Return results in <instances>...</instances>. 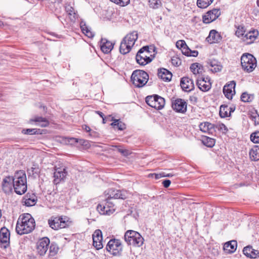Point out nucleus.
Returning <instances> with one entry per match:
<instances>
[{"label": "nucleus", "mask_w": 259, "mask_h": 259, "mask_svg": "<svg viewBox=\"0 0 259 259\" xmlns=\"http://www.w3.org/2000/svg\"><path fill=\"white\" fill-rule=\"evenodd\" d=\"M16 231L22 235L32 231V216L28 213L21 214L17 222Z\"/></svg>", "instance_id": "obj_1"}, {"label": "nucleus", "mask_w": 259, "mask_h": 259, "mask_svg": "<svg viewBox=\"0 0 259 259\" xmlns=\"http://www.w3.org/2000/svg\"><path fill=\"white\" fill-rule=\"evenodd\" d=\"M13 179V189L16 193L22 195L27 190V180L25 173L23 170L16 172Z\"/></svg>", "instance_id": "obj_2"}, {"label": "nucleus", "mask_w": 259, "mask_h": 259, "mask_svg": "<svg viewBox=\"0 0 259 259\" xmlns=\"http://www.w3.org/2000/svg\"><path fill=\"white\" fill-rule=\"evenodd\" d=\"M151 50L154 51L155 47L153 46L149 47L146 46L140 49L138 52L136 57L137 62L139 64L143 66L150 63L154 58V56L152 58L149 56L150 53L151 52Z\"/></svg>", "instance_id": "obj_3"}, {"label": "nucleus", "mask_w": 259, "mask_h": 259, "mask_svg": "<svg viewBox=\"0 0 259 259\" xmlns=\"http://www.w3.org/2000/svg\"><path fill=\"white\" fill-rule=\"evenodd\" d=\"M124 240L128 245L140 247L144 243V238L141 234L133 230L127 231L124 236Z\"/></svg>", "instance_id": "obj_4"}, {"label": "nucleus", "mask_w": 259, "mask_h": 259, "mask_svg": "<svg viewBox=\"0 0 259 259\" xmlns=\"http://www.w3.org/2000/svg\"><path fill=\"white\" fill-rule=\"evenodd\" d=\"M148 79V74L145 71L141 70H135L131 75L133 83L138 88H141L145 85Z\"/></svg>", "instance_id": "obj_5"}, {"label": "nucleus", "mask_w": 259, "mask_h": 259, "mask_svg": "<svg viewBox=\"0 0 259 259\" xmlns=\"http://www.w3.org/2000/svg\"><path fill=\"white\" fill-rule=\"evenodd\" d=\"M242 68L247 72H252L256 66V60L250 54H244L241 58Z\"/></svg>", "instance_id": "obj_6"}, {"label": "nucleus", "mask_w": 259, "mask_h": 259, "mask_svg": "<svg viewBox=\"0 0 259 259\" xmlns=\"http://www.w3.org/2000/svg\"><path fill=\"white\" fill-rule=\"evenodd\" d=\"M50 227L54 230H59L65 228L68 226V221L67 217H52L48 221Z\"/></svg>", "instance_id": "obj_7"}, {"label": "nucleus", "mask_w": 259, "mask_h": 259, "mask_svg": "<svg viewBox=\"0 0 259 259\" xmlns=\"http://www.w3.org/2000/svg\"><path fill=\"white\" fill-rule=\"evenodd\" d=\"M146 103L150 107L156 109H162L165 104L163 98L157 95L149 96L146 98Z\"/></svg>", "instance_id": "obj_8"}, {"label": "nucleus", "mask_w": 259, "mask_h": 259, "mask_svg": "<svg viewBox=\"0 0 259 259\" xmlns=\"http://www.w3.org/2000/svg\"><path fill=\"white\" fill-rule=\"evenodd\" d=\"M106 250L113 255H119L122 250L120 240L113 239L109 240L106 245Z\"/></svg>", "instance_id": "obj_9"}, {"label": "nucleus", "mask_w": 259, "mask_h": 259, "mask_svg": "<svg viewBox=\"0 0 259 259\" xmlns=\"http://www.w3.org/2000/svg\"><path fill=\"white\" fill-rule=\"evenodd\" d=\"M171 107L177 112L185 113L187 111V103L185 100L177 98L171 100Z\"/></svg>", "instance_id": "obj_10"}, {"label": "nucleus", "mask_w": 259, "mask_h": 259, "mask_svg": "<svg viewBox=\"0 0 259 259\" xmlns=\"http://www.w3.org/2000/svg\"><path fill=\"white\" fill-rule=\"evenodd\" d=\"M67 175L65 166L62 165L59 166H56L54 168V182L55 184H58L62 181H63Z\"/></svg>", "instance_id": "obj_11"}, {"label": "nucleus", "mask_w": 259, "mask_h": 259, "mask_svg": "<svg viewBox=\"0 0 259 259\" xmlns=\"http://www.w3.org/2000/svg\"><path fill=\"white\" fill-rule=\"evenodd\" d=\"M50 239L48 237H44L39 239L36 243V252L42 256L46 254L48 249Z\"/></svg>", "instance_id": "obj_12"}, {"label": "nucleus", "mask_w": 259, "mask_h": 259, "mask_svg": "<svg viewBox=\"0 0 259 259\" xmlns=\"http://www.w3.org/2000/svg\"><path fill=\"white\" fill-rule=\"evenodd\" d=\"M221 15L220 9H213L208 11L203 16V22L205 23H209L216 20Z\"/></svg>", "instance_id": "obj_13"}, {"label": "nucleus", "mask_w": 259, "mask_h": 259, "mask_svg": "<svg viewBox=\"0 0 259 259\" xmlns=\"http://www.w3.org/2000/svg\"><path fill=\"white\" fill-rule=\"evenodd\" d=\"M197 84L199 89L203 91H208L211 86L210 82V78L208 77H198L197 79Z\"/></svg>", "instance_id": "obj_14"}, {"label": "nucleus", "mask_w": 259, "mask_h": 259, "mask_svg": "<svg viewBox=\"0 0 259 259\" xmlns=\"http://www.w3.org/2000/svg\"><path fill=\"white\" fill-rule=\"evenodd\" d=\"M10 233L5 227L0 230V242L4 248H6L10 244Z\"/></svg>", "instance_id": "obj_15"}, {"label": "nucleus", "mask_w": 259, "mask_h": 259, "mask_svg": "<svg viewBox=\"0 0 259 259\" xmlns=\"http://www.w3.org/2000/svg\"><path fill=\"white\" fill-rule=\"evenodd\" d=\"M94 246L98 250L103 248L102 234L100 230H96L92 236Z\"/></svg>", "instance_id": "obj_16"}, {"label": "nucleus", "mask_w": 259, "mask_h": 259, "mask_svg": "<svg viewBox=\"0 0 259 259\" xmlns=\"http://www.w3.org/2000/svg\"><path fill=\"white\" fill-rule=\"evenodd\" d=\"M236 83L234 81H231L229 83L226 84L223 88V93L226 98L231 99L235 94V87Z\"/></svg>", "instance_id": "obj_17"}, {"label": "nucleus", "mask_w": 259, "mask_h": 259, "mask_svg": "<svg viewBox=\"0 0 259 259\" xmlns=\"http://www.w3.org/2000/svg\"><path fill=\"white\" fill-rule=\"evenodd\" d=\"M113 206L112 203H108L107 201L105 205L98 204L97 209L101 214L110 215L114 211Z\"/></svg>", "instance_id": "obj_18"}, {"label": "nucleus", "mask_w": 259, "mask_h": 259, "mask_svg": "<svg viewBox=\"0 0 259 259\" xmlns=\"http://www.w3.org/2000/svg\"><path fill=\"white\" fill-rule=\"evenodd\" d=\"M13 177H6L2 182L3 190L5 193H9L12 191L13 188Z\"/></svg>", "instance_id": "obj_19"}, {"label": "nucleus", "mask_w": 259, "mask_h": 259, "mask_svg": "<svg viewBox=\"0 0 259 259\" xmlns=\"http://www.w3.org/2000/svg\"><path fill=\"white\" fill-rule=\"evenodd\" d=\"M207 67L209 70L213 72H220L222 70L223 66L219 61L215 59H209L206 62Z\"/></svg>", "instance_id": "obj_20"}, {"label": "nucleus", "mask_w": 259, "mask_h": 259, "mask_svg": "<svg viewBox=\"0 0 259 259\" xmlns=\"http://www.w3.org/2000/svg\"><path fill=\"white\" fill-rule=\"evenodd\" d=\"M181 86L183 90L190 92L194 88L193 81L188 77H183L181 80Z\"/></svg>", "instance_id": "obj_21"}, {"label": "nucleus", "mask_w": 259, "mask_h": 259, "mask_svg": "<svg viewBox=\"0 0 259 259\" xmlns=\"http://www.w3.org/2000/svg\"><path fill=\"white\" fill-rule=\"evenodd\" d=\"M199 128L202 132L208 134H212L215 132L214 125L208 122L201 123Z\"/></svg>", "instance_id": "obj_22"}, {"label": "nucleus", "mask_w": 259, "mask_h": 259, "mask_svg": "<svg viewBox=\"0 0 259 259\" xmlns=\"http://www.w3.org/2000/svg\"><path fill=\"white\" fill-rule=\"evenodd\" d=\"M243 253L247 257L255 258L259 256V251L252 248L251 246L245 247L243 250Z\"/></svg>", "instance_id": "obj_23"}, {"label": "nucleus", "mask_w": 259, "mask_h": 259, "mask_svg": "<svg viewBox=\"0 0 259 259\" xmlns=\"http://www.w3.org/2000/svg\"><path fill=\"white\" fill-rule=\"evenodd\" d=\"M206 39L210 44L215 43L221 40V36L218 31L211 30Z\"/></svg>", "instance_id": "obj_24"}, {"label": "nucleus", "mask_w": 259, "mask_h": 259, "mask_svg": "<svg viewBox=\"0 0 259 259\" xmlns=\"http://www.w3.org/2000/svg\"><path fill=\"white\" fill-rule=\"evenodd\" d=\"M138 36V32L137 31H133L127 34L122 40L132 47L137 40Z\"/></svg>", "instance_id": "obj_25"}, {"label": "nucleus", "mask_w": 259, "mask_h": 259, "mask_svg": "<svg viewBox=\"0 0 259 259\" xmlns=\"http://www.w3.org/2000/svg\"><path fill=\"white\" fill-rule=\"evenodd\" d=\"M113 48V44L105 38H102L101 40V49L104 53H108L111 52Z\"/></svg>", "instance_id": "obj_26"}, {"label": "nucleus", "mask_w": 259, "mask_h": 259, "mask_svg": "<svg viewBox=\"0 0 259 259\" xmlns=\"http://www.w3.org/2000/svg\"><path fill=\"white\" fill-rule=\"evenodd\" d=\"M158 76L164 81H170L172 77V74L168 70L161 68L158 70Z\"/></svg>", "instance_id": "obj_27"}, {"label": "nucleus", "mask_w": 259, "mask_h": 259, "mask_svg": "<svg viewBox=\"0 0 259 259\" xmlns=\"http://www.w3.org/2000/svg\"><path fill=\"white\" fill-rule=\"evenodd\" d=\"M33 122L35 123V125L42 127H47L49 125V120L46 118L40 116H35L33 118Z\"/></svg>", "instance_id": "obj_28"}, {"label": "nucleus", "mask_w": 259, "mask_h": 259, "mask_svg": "<svg viewBox=\"0 0 259 259\" xmlns=\"http://www.w3.org/2000/svg\"><path fill=\"white\" fill-rule=\"evenodd\" d=\"M237 246V243L236 240H232L225 243L224 249L228 253L234 252Z\"/></svg>", "instance_id": "obj_29"}, {"label": "nucleus", "mask_w": 259, "mask_h": 259, "mask_svg": "<svg viewBox=\"0 0 259 259\" xmlns=\"http://www.w3.org/2000/svg\"><path fill=\"white\" fill-rule=\"evenodd\" d=\"M80 26L82 32L88 37L92 38L94 34L90 30V28L87 26L85 22L81 21L80 23Z\"/></svg>", "instance_id": "obj_30"}, {"label": "nucleus", "mask_w": 259, "mask_h": 259, "mask_svg": "<svg viewBox=\"0 0 259 259\" xmlns=\"http://www.w3.org/2000/svg\"><path fill=\"white\" fill-rule=\"evenodd\" d=\"M250 158L252 161L259 160V146H255L249 151Z\"/></svg>", "instance_id": "obj_31"}, {"label": "nucleus", "mask_w": 259, "mask_h": 259, "mask_svg": "<svg viewBox=\"0 0 259 259\" xmlns=\"http://www.w3.org/2000/svg\"><path fill=\"white\" fill-rule=\"evenodd\" d=\"M190 69L194 74L199 75L202 72L203 67L201 64L198 63H195L191 64L190 66Z\"/></svg>", "instance_id": "obj_32"}, {"label": "nucleus", "mask_w": 259, "mask_h": 259, "mask_svg": "<svg viewBox=\"0 0 259 259\" xmlns=\"http://www.w3.org/2000/svg\"><path fill=\"white\" fill-rule=\"evenodd\" d=\"M182 53L187 56L196 57L198 54L197 51H192L186 45V47H184L181 50Z\"/></svg>", "instance_id": "obj_33"}, {"label": "nucleus", "mask_w": 259, "mask_h": 259, "mask_svg": "<svg viewBox=\"0 0 259 259\" xmlns=\"http://www.w3.org/2000/svg\"><path fill=\"white\" fill-rule=\"evenodd\" d=\"M132 47L122 40L120 43L119 51L122 54H126L130 52Z\"/></svg>", "instance_id": "obj_34"}, {"label": "nucleus", "mask_w": 259, "mask_h": 259, "mask_svg": "<svg viewBox=\"0 0 259 259\" xmlns=\"http://www.w3.org/2000/svg\"><path fill=\"white\" fill-rule=\"evenodd\" d=\"M111 120L114 121L111 124V125H112L114 128H116L118 129L119 130H123L125 128V124L122 122V121H119V120L117 119H113V118H112Z\"/></svg>", "instance_id": "obj_35"}, {"label": "nucleus", "mask_w": 259, "mask_h": 259, "mask_svg": "<svg viewBox=\"0 0 259 259\" xmlns=\"http://www.w3.org/2000/svg\"><path fill=\"white\" fill-rule=\"evenodd\" d=\"M117 191L115 193L114 199H125L128 196V193L126 190H116Z\"/></svg>", "instance_id": "obj_36"}, {"label": "nucleus", "mask_w": 259, "mask_h": 259, "mask_svg": "<svg viewBox=\"0 0 259 259\" xmlns=\"http://www.w3.org/2000/svg\"><path fill=\"white\" fill-rule=\"evenodd\" d=\"M117 191H116V190L113 189H109L107 191H106L105 192V195L106 197H107L106 198V200L107 201V203H111L109 201L111 199H112V198H114V199L115 193Z\"/></svg>", "instance_id": "obj_37"}, {"label": "nucleus", "mask_w": 259, "mask_h": 259, "mask_svg": "<svg viewBox=\"0 0 259 259\" xmlns=\"http://www.w3.org/2000/svg\"><path fill=\"white\" fill-rule=\"evenodd\" d=\"M214 0H197V5L200 8H206L209 6Z\"/></svg>", "instance_id": "obj_38"}, {"label": "nucleus", "mask_w": 259, "mask_h": 259, "mask_svg": "<svg viewBox=\"0 0 259 259\" xmlns=\"http://www.w3.org/2000/svg\"><path fill=\"white\" fill-rule=\"evenodd\" d=\"M229 110L228 107L226 105H221L220 109V115L221 117H228L230 115V112H228Z\"/></svg>", "instance_id": "obj_39"}, {"label": "nucleus", "mask_w": 259, "mask_h": 259, "mask_svg": "<svg viewBox=\"0 0 259 259\" xmlns=\"http://www.w3.org/2000/svg\"><path fill=\"white\" fill-rule=\"evenodd\" d=\"M149 5L153 9H158L161 5L160 0H148Z\"/></svg>", "instance_id": "obj_40"}, {"label": "nucleus", "mask_w": 259, "mask_h": 259, "mask_svg": "<svg viewBox=\"0 0 259 259\" xmlns=\"http://www.w3.org/2000/svg\"><path fill=\"white\" fill-rule=\"evenodd\" d=\"M205 145L208 147H212L215 144V140L213 139L206 137L203 141Z\"/></svg>", "instance_id": "obj_41"}, {"label": "nucleus", "mask_w": 259, "mask_h": 259, "mask_svg": "<svg viewBox=\"0 0 259 259\" xmlns=\"http://www.w3.org/2000/svg\"><path fill=\"white\" fill-rule=\"evenodd\" d=\"M253 98V96L249 95L247 93H243L241 96V100L244 102H251Z\"/></svg>", "instance_id": "obj_42"}, {"label": "nucleus", "mask_w": 259, "mask_h": 259, "mask_svg": "<svg viewBox=\"0 0 259 259\" xmlns=\"http://www.w3.org/2000/svg\"><path fill=\"white\" fill-rule=\"evenodd\" d=\"M59 250V247L56 243H52L50 247V252L54 255L57 253Z\"/></svg>", "instance_id": "obj_43"}, {"label": "nucleus", "mask_w": 259, "mask_h": 259, "mask_svg": "<svg viewBox=\"0 0 259 259\" xmlns=\"http://www.w3.org/2000/svg\"><path fill=\"white\" fill-rule=\"evenodd\" d=\"M250 140L254 143H259V131L252 133L250 135Z\"/></svg>", "instance_id": "obj_44"}, {"label": "nucleus", "mask_w": 259, "mask_h": 259, "mask_svg": "<svg viewBox=\"0 0 259 259\" xmlns=\"http://www.w3.org/2000/svg\"><path fill=\"white\" fill-rule=\"evenodd\" d=\"M257 32L255 31L253 32H249L245 34L244 37H246V39H249L251 41H253L256 37L255 34H257Z\"/></svg>", "instance_id": "obj_45"}, {"label": "nucleus", "mask_w": 259, "mask_h": 259, "mask_svg": "<svg viewBox=\"0 0 259 259\" xmlns=\"http://www.w3.org/2000/svg\"><path fill=\"white\" fill-rule=\"evenodd\" d=\"M172 64L175 66H179L181 64V60L177 57H172L171 59Z\"/></svg>", "instance_id": "obj_46"}, {"label": "nucleus", "mask_w": 259, "mask_h": 259, "mask_svg": "<svg viewBox=\"0 0 259 259\" xmlns=\"http://www.w3.org/2000/svg\"><path fill=\"white\" fill-rule=\"evenodd\" d=\"M245 31L244 28L242 26H240L237 28L235 34L238 37H241L243 36L244 35H245Z\"/></svg>", "instance_id": "obj_47"}, {"label": "nucleus", "mask_w": 259, "mask_h": 259, "mask_svg": "<svg viewBox=\"0 0 259 259\" xmlns=\"http://www.w3.org/2000/svg\"><path fill=\"white\" fill-rule=\"evenodd\" d=\"M250 118L254 122L255 125L259 124V115L257 113L251 114Z\"/></svg>", "instance_id": "obj_48"}, {"label": "nucleus", "mask_w": 259, "mask_h": 259, "mask_svg": "<svg viewBox=\"0 0 259 259\" xmlns=\"http://www.w3.org/2000/svg\"><path fill=\"white\" fill-rule=\"evenodd\" d=\"M176 46L178 48L182 50L184 47H186V42L183 40H179L176 43Z\"/></svg>", "instance_id": "obj_49"}, {"label": "nucleus", "mask_w": 259, "mask_h": 259, "mask_svg": "<svg viewBox=\"0 0 259 259\" xmlns=\"http://www.w3.org/2000/svg\"><path fill=\"white\" fill-rule=\"evenodd\" d=\"M130 3V0H117L115 4L119 5L121 6H125L128 5Z\"/></svg>", "instance_id": "obj_50"}, {"label": "nucleus", "mask_w": 259, "mask_h": 259, "mask_svg": "<svg viewBox=\"0 0 259 259\" xmlns=\"http://www.w3.org/2000/svg\"><path fill=\"white\" fill-rule=\"evenodd\" d=\"M189 101L191 104H195L198 101V98L196 95H193L189 97Z\"/></svg>", "instance_id": "obj_51"}, {"label": "nucleus", "mask_w": 259, "mask_h": 259, "mask_svg": "<svg viewBox=\"0 0 259 259\" xmlns=\"http://www.w3.org/2000/svg\"><path fill=\"white\" fill-rule=\"evenodd\" d=\"M47 133L46 130H40L33 128V135L35 134H45Z\"/></svg>", "instance_id": "obj_52"}, {"label": "nucleus", "mask_w": 259, "mask_h": 259, "mask_svg": "<svg viewBox=\"0 0 259 259\" xmlns=\"http://www.w3.org/2000/svg\"><path fill=\"white\" fill-rule=\"evenodd\" d=\"M154 176L155 179L157 180L162 177H165V173L162 172L159 174H150L149 176Z\"/></svg>", "instance_id": "obj_53"}, {"label": "nucleus", "mask_w": 259, "mask_h": 259, "mask_svg": "<svg viewBox=\"0 0 259 259\" xmlns=\"http://www.w3.org/2000/svg\"><path fill=\"white\" fill-rule=\"evenodd\" d=\"M118 151L119 152L121 153L123 156H127L130 154V152L128 150L122 149L121 148H118Z\"/></svg>", "instance_id": "obj_54"}, {"label": "nucleus", "mask_w": 259, "mask_h": 259, "mask_svg": "<svg viewBox=\"0 0 259 259\" xmlns=\"http://www.w3.org/2000/svg\"><path fill=\"white\" fill-rule=\"evenodd\" d=\"M66 11L68 13V14L71 15L73 13H74V9L70 5H67L65 7Z\"/></svg>", "instance_id": "obj_55"}, {"label": "nucleus", "mask_w": 259, "mask_h": 259, "mask_svg": "<svg viewBox=\"0 0 259 259\" xmlns=\"http://www.w3.org/2000/svg\"><path fill=\"white\" fill-rule=\"evenodd\" d=\"M39 108L42 115H44L47 113V108L45 106L41 105L39 106Z\"/></svg>", "instance_id": "obj_56"}, {"label": "nucleus", "mask_w": 259, "mask_h": 259, "mask_svg": "<svg viewBox=\"0 0 259 259\" xmlns=\"http://www.w3.org/2000/svg\"><path fill=\"white\" fill-rule=\"evenodd\" d=\"M171 183L169 180H165L163 181L162 184L165 188H168Z\"/></svg>", "instance_id": "obj_57"}, {"label": "nucleus", "mask_w": 259, "mask_h": 259, "mask_svg": "<svg viewBox=\"0 0 259 259\" xmlns=\"http://www.w3.org/2000/svg\"><path fill=\"white\" fill-rule=\"evenodd\" d=\"M32 199H31V198H29L28 199H26V200L25 201V204L27 206H32Z\"/></svg>", "instance_id": "obj_58"}, {"label": "nucleus", "mask_w": 259, "mask_h": 259, "mask_svg": "<svg viewBox=\"0 0 259 259\" xmlns=\"http://www.w3.org/2000/svg\"><path fill=\"white\" fill-rule=\"evenodd\" d=\"M32 128H28V129H27V130H23L22 131V133H23L25 134L32 135Z\"/></svg>", "instance_id": "obj_59"}, {"label": "nucleus", "mask_w": 259, "mask_h": 259, "mask_svg": "<svg viewBox=\"0 0 259 259\" xmlns=\"http://www.w3.org/2000/svg\"><path fill=\"white\" fill-rule=\"evenodd\" d=\"M82 128L87 132H90L91 131V128L87 125H82Z\"/></svg>", "instance_id": "obj_60"}, {"label": "nucleus", "mask_w": 259, "mask_h": 259, "mask_svg": "<svg viewBox=\"0 0 259 259\" xmlns=\"http://www.w3.org/2000/svg\"><path fill=\"white\" fill-rule=\"evenodd\" d=\"M96 112L98 114H99L102 118L104 117V114L102 112H100L99 111H96Z\"/></svg>", "instance_id": "obj_61"}, {"label": "nucleus", "mask_w": 259, "mask_h": 259, "mask_svg": "<svg viewBox=\"0 0 259 259\" xmlns=\"http://www.w3.org/2000/svg\"><path fill=\"white\" fill-rule=\"evenodd\" d=\"M50 1H51V3H56V2H60V0H49Z\"/></svg>", "instance_id": "obj_62"}, {"label": "nucleus", "mask_w": 259, "mask_h": 259, "mask_svg": "<svg viewBox=\"0 0 259 259\" xmlns=\"http://www.w3.org/2000/svg\"><path fill=\"white\" fill-rule=\"evenodd\" d=\"M71 140L73 141V142H75V143L77 142V141L76 139H75V138H72V139H71Z\"/></svg>", "instance_id": "obj_63"}, {"label": "nucleus", "mask_w": 259, "mask_h": 259, "mask_svg": "<svg viewBox=\"0 0 259 259\" xmlns=\"http://www.w3.org/2000/svg\"><path fill=\"white\" fill-rule=\"evenodd\" d=\"M171 176H172V175H170V174H165V177H171Z\"/></svg>", "instance_id": "obj_64"}]
</instances>
